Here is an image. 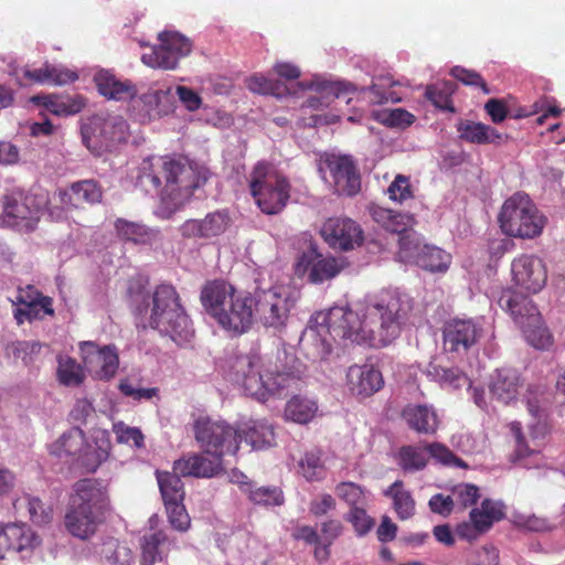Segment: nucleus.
<instances>
[{
    "label": "nucleus",
    "instance_id": "412c9836",
    "mask_svg": "<svg viewBox=\"0 0 565 565\" xmlns=\"http://www.w3.org/2000/svg\"><path fill=\"white\" fill-rule=\"evenodd\" d=\"M83 362L87 370L100 380H109L117 372L119 360L114 348L107 345L98 348L94 342L79 344Z\"/></svg>",
    "mask_w": 565,
    "mask_h": 565
},
{
    "label": "nucleus",
    "instance_id": "f03ea898",
    "mask_svg": "<svg viewBox=\"0 0 565 565\" xmlns=\"http://www.w3.org/2000/svg\"><path fill=\"white\" fill-rule=\"evenodd\" d=\"M226 376L242 386L245 394L259 402L284 390L294 388L305 376L306 367L291 358L282 370L273 366V362L259 355H235L227 360Z\"/></svg>",
    "mask_w": 565,
    "mask_h": 565
},
{
    "label": "nucleus",
    "instance_id": "4468645a",
    "mask_svg": "<svg viewBox=\"0 0 565 565\" xmlns=\"http://www.w3.org/2000/svg\"><path fill=\"white\" fill-rule=\"evenodd\" d=\"M342 264L334 257H326L312 245L302 252L295 264V274L307 277L311 284H322L334 278L342 269Z\"/></svg>",
    "mask_w": 565,
    "mask_h": 565
},
{
    "label": "nucleus",
    "instance_id": "79ce46f5",
    "mask_svg": "<svg viewBox=\"0 0 565 565\" xmlns=\"http://www.w3.org/2000/svg\"><path fill=\"white\" fill-rule=\"evenodd\" d=\"M451 263L450 254L439 247L423 245L416 265L431 273H445Z\"/></svg>",
    "mask_w": 565,
    "mask_h": 565
},
{
    "label": "nucleus",
    "instance_id": "5701e85b",
    "mask_svg": "<svg viewBox=\"0 0 565 565\" xmlns=\"http://www.w3.org/2000/svg\"><path fill=\"white\" fill-rule=\"evenodd\" d=\"M207 454H189L174 461L173 470L183 477L195 478H213L217 476L222 469V457Z\"/></svg>",
    "mask_w": 565,
    "mask_h": 565
},
{
    "label": "nucleus",
    "instance_id": "5fc2aeb1",
    "mask_svg": "<svg viewBox=\"0 0 565 565\" xmlns=\"http://www.w3.org/2000/svg\"><path fill=\"white\" fill-rule=\"evenodd\" d=\"M526 341L534 348L544 350L552 344V335L548 329L544 326L542 318L535 323H525L521 328Z\"/></svg>",
    "mask_w": 565,
    "mask_h": 565
},
{
    "label": "nucleus",
    "instance_id": "473e14b6",
    "mask_svg": "<svg viewBox=\"0 0 565 565\" xmlns=\"http://www.w3.org/2000/svg\"><path fill=\"white\" fill-rule=\"evenodd\" d=\"M306 87L316 90V94L309 96L306 100V106L313 109L329 106L333 98H340L342 92L358 90L356 86L351 83L326 81H312Z\"/></svg>",
    "mask_w": 565,
    "mask_h": 565
},
{
    "label": "nucleus",
    "instance_id": "bf43d9fd",
    "mask_svg": "<svg viewBox=\"0 0 565 565\" xmlns=\"http://www.w3.org/2000/svg\"><path fill=\"white\" fill-rule=\"evenodd\" d=\"M427 452L438 462L448 467L468 468V465L457 457L450 449L439 443L427 445Z\"/></svg>",
    "mask_w": 565,
    "mask_h": 565
},
{
    "label": "nucleus",
    "instance_id": "a211bd4d",
    "mask_svg": "<svg viewBox=\"0 0 565 565\" xmlns=\"http://www.w3.org/2000/svg\"><path fill=\"white\" fill-rule=\"evenodd\" d=\"M512 280L523 290L539 292L546 284L547 270L544 262L534 255H521L511 264Z\"/></svg>",
    "mask_w": 565,
    "mask_h": 565
},
{
    "label": "nucleus",
    "instance_id": "39448f33",
    "mask_svg": "<svg viewBox=\"0 0 565 565\" xmlns=\"http://www.w3.org/2000/svg\"><path fill=\"white\" fill-rule=\"evenodd\" d=\"M201 301L218 324L235 334L246 332L254 321V298L235 294L232 285L215 280L206 284Z\"/></svg>",
    "mask_w": 565,
    "mask_h": 565
},
{
    "label": "nucleus",
    "instance_id": "20e7f679",
    "mask_svg": "<svg viewBox=\"0 0 565 565\" xmlns=\"http://www.w3.org/2000/svg\"><path fill=\"white\" fill-rule=\"evenodd\" d=\"M135 185L147 194L178 204L192 194L198 183L192 168L181 160L151 156L138 166Z\"/></svg>",
    "mask_w": 565,
    "mask_h": 565
},
{
    "label": "nucleus",
    "instance_id": "a19ab883",
    "mask_svg": "<svg viewBox=\"0 0 565 565\" xmlns=\"http://www.w3.org/2000/svg\"><path fill=\"white\" fill-rule=\"evenodd\" d=\"M384 494L392 498L394 510L401 520H408L415 514V501L411 492L404 489L402 481H395Z\"/></svg>",
    "mask_w": 565,
    "mask_h": 565
},
{
    "label": "nucleus",
    "instance_id": "c03bdc74",
    "mask_svg": "<svg viewBox=\"0 0 565 565\" xmlns=\"http://www.w3.org/2000/svg\"><path fill=\"white\" fill-rule=\"evenodd\" d=\"M84 445L83 431L78 428H72L50 446V451L57 457L76 456L82 451Z\"/></svg>",
    "mask_w": 565,
    "mask_h": 565
},
{
    "label": "nucleus",
    "instance_id": "de8ad7c7",
    "mask_svg": "<svg viewBox=\"0 0 565 565\" xmlns=\"http://www.w3.org/2000/svg\"><path fill=\"white\" fill-rule=\"evenodd\" d=\"M334 492L340 500L350 507V509L367 505L369 492L362 486L355 482H339L334 487Z\"/></svg>",
    "mask_w": 565,
    "mask_h": 565
},
{
    "label": "nucleus",
    "instance_id": "c756f323",
    "mask_svg": "<svg viewBox=\"0 0 565 565\" xmlns=\"http://www.w3.org/2000/svg\"><path fill=\"white\" fill-rule=\"evenodd\" d=\"M402 417L418 434H434L439 425L435 408L426 404H408L404 407Z\"/></svg>",
    "mask_w": 565,
    "mask_h": 565
},
{
    "label": "nucleus",
    "instance_id": "69168bd1",
    "mask_svg": "<svg viewBox=\"0 0 565 565\" xmlns=\"http://www.w3.org/2000/svg\"><path fill=\"white\" fill-rule=\"evenodd\" d=\"M164 505L171 526L180 532H185L190 527V516L182 502H172Z\"/></svg>",
    "mask_w": 565,
    "mask_h": 565
},
{
    "label": "nucleus",
    "instance_id": "0eeeda50",
    "mask_svg": "<svg viewBox=\"0 0 565 565\" xmlns=\"http://www.w3.org/2000/svg\"><path fill=\"white\" fill-rule=\"evenodd\" d=\"M499 223L509 236L533 238L542 233L545 217L527 194L515 193L503 203Z\"/></svg>",
    "mask_w": 565,
    "mask_h": 565
},
{
    "label": "nucleus",
    "instance_id": "4be33fe9",
    "mask_svg": "<svg viewBox=\"0 0 565 565\" xmlns=\"http://www.w3.org/2000/svg\"><path fill=\"white\" fill-rule=\"evenodd\" d=\"M230 223L224 212L209 213L204 218L186 220L179 228L183 238L194 241H209L223 234Z\"/></svg>",
    "mask_w": 565,
    "mask_h": 565
},
{
    "label": "nucleus",
    "instance_id": "b1692460",
    "mask_svg": "<svg viewBox=\"0 0 565 565\" xmlns=\"http://www.w3.org/2000/svg\"><path fill=\"white\" fill-rule=\"evenodd\" d=\"M347 383L353 395L369 397L382 387L383 377L373 365H352L347 372Z\"/></svg>",
    "mask_w": 565,
    "mask_h": 565
},
{
    "label": "nucleus",
    "instance_id": "c85d7f7f",
    "mask_svg": "<svg viewBox=\"0 0 565 565\" xmlns=\"http://www.w3.org/2000/svg\"><path fill=\"white\" fill-rule=\"evenodd\" d=\"M239 443L244 439L253 449L260 450L275 445L274 427L265 419H250L237 426Z\"/></svg>",
    "mask_w": 565,
    "mask_h": 565
},
{
    "label": "nucleus",
    "instance_id": "864d4df0",
    "mask_svg": "<svg viewBox=\"0 0 565 565\" xmlns=\"http://www.w3.org/2000/svg\"><path fill=\"white\" fill-rule=\"evenodd\" d=\"M455 90V85L451 82H441L426 87L425 96L430 100L434 106L440 109H449L454 111L451 107L450 96Z\"/></svg>",
    "mask_w": 565,
    "mask_h": 565
},
{
    "label": "nucleus",
    "instance_id": "8fccbe9b",
    "mask_svg": "<svg viewBox=\"0 0 565 565\" xmlns=\"http://www.w3.org/2000/svg\"><path fill=\"white\" fill-rule=\"evenodd\" d=\"M57 379L65 386H78L85 379L82 366L70 356H58Z\"/></svg>",
    "mask_w": 565,
    "mask_h": 565
},
{
    "label": "nucleus",
    "instance_id": "680f3d73",
    "mask_svg": "<svg viewBox=\"0 0 565 565\" xmlns=\"http://www.w3.org/2000/svg\"><path fill=\"white\" fill-rule=\"evenodd\" d=\"M41 344L34 341H14L7 345L8 356L22 360L25 364L30 362L33 354L40 352Z\"/></svg>",
    "mask_w": 565,
    "mask_h": 565
},
{
    "label": "nucleus",
    "instance_id": "6e6552de",
    "mask_svg": "<svg viewBox=\"0 0 565 565\" xmlns=\"http://www.w3.org/2000/svg\"><path fill=\"white\" fill-rule=\"evenodd\" d=\"M83 143L95 156L116 150L129 136V127L121 116L95 115L81 128Z\"/></svg>",
    "mask_w": 565,
    "mask_h": 565
},
{
    "label": "nucleus",
    "instance_id": "cd10ccee",
    "mask_svg": "<svg viewBox=\"0 0 565 565\" xmlns=\"http://www.w3.org/2000/svg\"><path fill=\"white\" fill-rule=\"evenodd\" d=\"M456 129L460 140L473 145H500L503 138H507L495 128L469 119H460L456 125Z\"/></svg>",
    "mask_w": 565,
    "mask_h": 565
},
{
    "label": "nucleus",
    "instance_id": "1a4fd4ad",
    "mask_svg": "<svg viewBox=\"0 0 565 565\" xmlns=\"http://www.w3.org/2000/svg\"><path fill=\"white\" fill-rule=\"evenodd\" d=\"M194 437L205 454L222 458L235 455L239 448L237 427L224 420L200 417L194 424Z\"/></svg>",
    "mask_w": 565,
    "mask_h": 565
},
{
    "label": "nucleus",
    "instance_id": "6e6d98bb",
    "mask_svg": "<svg viewBox=\"0 0 565 565\" xmlns=\"http://www.w3.org/2000/svg\"><path fill=\"white\" fill-rule=\"evenodd\" d=\"M248 497L256 504L280 505L284 502V495L277 487L248 488Z\"/></svg>",
    "mask_w": 565,
    "mask_h": 565
},
{
    "label": "nucleus",
    "instance_id": "49530a36",
    "mask_svg": "<svg viewBox=\"0 0 565 565\" xmlns=\"http://www.w3.org/2000/svg\"><path fill=\"white\" fill-rule=\"evenodd\" d=\"M8 531L15 532V539H10V551L17 553H29L39 544L40 539L36 533L26 524H8Z\"/></svg>",
    "mask_w": 565,
    "mask_h": 565
},
{
    "label": "nucleus",
    "instance_id": "f3484780",
    "mask_svg": "<svg viewBox=\"0 0 565 565\" xmlns=\"http://www.w3.org/2000/svg\"><path fill=\"white\" fill-rule=\"evenodd\" d=\"M70 503L82 510H88L103 520L110 508L106 486L94 479L77 481L74 484V493L71 495Z\"/></svg>",
    "mask_w": 565,
    "mask_h": 565
},
{
    "label": "nucleus",
    "instance_id": "a878e982",
    "mask_svg": "<svg viewBox=\"0 0 565 565\" xmlns=\"http://www.w3.org/2000/svg\"><path fill=\"white\" fill-rule=\"evenodd\" d=\"M94 82L99 94L107 99L127 102L138 94V89L131 81L120 79L106 70L98 71L94 76Z\"/></svg>",
    "mask_w": 565,
    "mask_h": 565
},
{
    "label": "nucleus",
    "instance_id": "f8f14e48",
    "mask_svg": "<svg viewBox=\"0 0 565 565\" xmlns=\"http://www.w3.org/2000/svg\"><path fill=\"white\" fill-rule=\"evenodd\" d=\"M158 39L160 44L141 56L142 63L152 68L174 70L180 58L188 56L192 51L191 41L179 32L163 31L159 33Z\"/></svg>",
    "mask_w": 565,
    "mask_h": 565
},
{
    "label": "nucleus",
    "instance_id": "774afa93",
    "mask_svg": "<svg viewBox=\"0 0 565 565\" xmlns=\"http://www.w3.org/2000/svg\"><path fill=\"white\" fill-rule=\"evenodd\" d=\"M337 501L330 493H319L309 503V512L319 518L328 514L330 511L335 510Z\"/></svg>",
    "mask_w": 565,
    "mask_h": 565
},
{
    "label": "nucleus",
    "instance_id": "7c9ffc66",
    "mask_svg": "<svg viewBox=\"0 0 565 565\" xmlns=\"http://www.w3.org/2000/svg\"><path fill=\"white\" fill-rule=\"evenodd\" d=\"M103 519L98 518L88 510H82L72 503L65 514V527L75 537L87 540L97 531Z\"/></svg>",
    "mask_w": 565,
    "mask_h": 565
},
{
    "label": "nucleus",
    "instance_id": "58836bf2",
    "mask_svg": "<svg viewBox=\"0 0 565 565\" xmlns=\"http://www.w3.org/2000/svg\"><path fill=\"white\" fill-rule=\"evenodd\" d=\"M317 412V401L307 396L296 395L286 403L284 416L287 420L307 424L315 418Z\"/></svg>",
    "mask_w": 565,
    "mask_h": 565
},
{
    "label": "nucleus",
    "instance_id": "a18cd8bd",
    "mask_svg": "<svg viewBox=\"0 0 565 565\" xmlns=\"http://www.w3.org/2000/svg\"><path fill=\"white\" fill-rule=\"evenodd\" d=\"M180 476L174 470L173 472H157V480L164 504L183 501L184 490Z\"/></svg>",
    "mask_w": 565,
    "mask_h": 565
},
{
    "label": "nucleus",
    "instance_id": "f257e3e1",
    "mask_svg": "<svg viewBox=\"0 0 565 565\" xmlns=\"http://www.w3.org/2000/svg\"><path fill=\"white\" fill-rule=\"evenodd\" d=\"M413 309V298L398 289H384L367 297L359 311L333 307L311 317L301 334L300 349L307 359L322 362L332 351L331 340L386 347L399 337Z\"/></svg>",
    "mask_w": 565,
    "mask_h": 565
},
{
    "label": "nucleus",
    "instance_id": "7ed1b4c3",
    "mask_svg": "<svg viewBox=\"0 0 565 565\" xmlns=\"http://www.w3.org/2000/svg\"><path fill=\"white\" fill-rule=\"evenodd\" d=\"M135 315L142 327H150L171 338L177 344L190 342L194 330L180 303L173 286L162 284L152 295L142 297L135 306Z\"/></svg>",
    "mask_w": 565,
    "mask_h": 565
},
{
    "label": "nucleus",
    "instance_id": "dca6fc26",
    "mask_svg": "<svg viewBox=\"0 0 565 565\" xmlns=\"http://www.w3.org/2000/svg\"><path fill=\"white\" fill-rule=\"evenodd\" d=\"M321 236L330 247L339 250H350L360 246L363 231L360 225L349 217H330L321 230Z\"/></svg>",
    "mask_w": 565,
    "mask_h": 565
},
{
    "label": "nucleus",
    "instance_id": "9d476101",
    "mask_svg": "<svg viewBox=\"0 0 565 565\" xmlns=\"http://www.w3.org/2000/svg\"><path fill=\"white\" fill-rule=\"evenodd\" d=\"M45 204L46 199L35 194L12 193L6 195L0 224L23 233L32 232L40 221L41 209Z\"/></svg>",
    "mask_w": 565,
    "mask_h": 565
},
{
    "label": "nucleus",
    "instance_id": "ea45409f",
    "mask_svg": "<svg viewBox=\"0 0 565 565\" xmlns=\"http://www.w3.org/2000/svg\"><path fill=\"white\" fill-rule=\"evenodd\" d=\"M115 228L121 239L134 244H151L158 238V231L124 218L116 221Z\"/></svg>",
    "mask_w": 565,
    "mask_h": 565
},
{
    "label": "nucleus",
    "instance_id": "aec40b11",
    "mask_svg": "<svg viewBox=\"0 0 565 565\" xmlns=\"http://www.w3.org/2000/svg\"><path fill=\"white\" fill-rule=\"evenodd\" d=\"M444 347L448 352L465 353L482 334V327L472 319H454L444 328Z\"/></svg>",
    "mask_w": 565,
    "mask_h": 565
},
{
    "label": "nucleus",
    "instance_id": "09e8293b",
    "mask_svg": "<svg viewBox=\"0 0 565 565\" xmlns=\"http://www.w3.org/2000/svg\"><path fill=\"white\" fill-rule=\"evenodd\" d=\"M15 507L18 509H26L31 521L39 525L47 524L53 516L52 508L36 497L24 495L15 502Z\"/></svg>",
    "mask_w": 565,
    "mask_h": 565
},
{
    "label": "nucleus",
    "instance_id": "bb28decb",
    "mask_svg": "<svg viewBox=\"0 0 565 565\" xmlns=\"http://www.w3.org/2000/svg\"><path fill=\"white\" fill-rule=\"evenodd\" d=\"M149 532L140 539L141 565H153L161 562L166 556L164 545L168 543V535L162 530H157L158 515H152L149 521Z\"/></svg>",
    "mask_w": 565,
    "mask_h": 565
},
{
    "label": "nucleus",
    "instance_id": "0e129e2a",
    "mask_svg": "<svg viewBox=\"0 0 565 565\" xmlns=\"http://www.w3.org/2000/svg\"><path fill=\"white\" fill-rule=\"evenodd\" d=\"M366 505L350 509L347 520L353 525L358 535H365L374 526V520L366 513Z\"/></svg>",
    "mask_w": 565,
    "mask_h": 565
},
{
    "label": "nucleus",
    "instance_id": "4c0bfd02",
    "mask_svg": "<svg viewBox=\"0 0 565 565\" xmlns=\"http://www.w3.org/2000/svg\"><path fill=\"white\" fill-rule=\"evenodd\" d=\"M95 554L99 556L104 565H134L132 551L113 537L96 545Z\"/></svg>",
    "mask_w": 565,
    "mask_h": 565
},
{
    "label": "nucleus",
    "instance_id": "2f4dec72",
    "mask_svg": "<svg viewBox=\"0 0 565 565\" xmlns=\"http://www.w3.org/2000/svg\"><path fill=\"white\" fill-rule=\"evenodd\" d=\"M401 85L399 81L393 79L388 74L379 75L373 77L370 86L360 88V92L366 96L371 104H395L403 99L401 93L396 90V87Z\"/></svg>",
    "mask_w": 565,
    "mask_h": 565
},
{
    "label": "nucleus",
    "instance_id": "e2e57ef3",
    "mask_svg": "<svg viewBox=\"0 0 565 565\" xmlns=\"http://www.w3.org/2000/svg\"><path fill=\"white\" fill-rule=\"evenodd\" d=\"M247 88L257 94L281 96L278 82L269 79L262 74H255L246 79Z\"/></svg>",
    "mask_w": 565,
    "mask_h": 565
},
{
    "label": "nucleus",
    "instance_id": "6ab92c4d",
    "mask_svg": "<svg viewBox=\"0 0 565 565\" xmlns=\"http://www.w3.org/2000/svg\"><path fill=\"white\" fill-rule=\"evenodd\" d=\"M504 512L501 503L486 499L480 508L470 511V522L457 526V534L468 541L476 540L480 534L490 530L494 522L503 519Z\"/></svg>",
    "mask_w": 565,
    "mask_h": 565
},
{
    "label": "nucleus",
    "instance_id": "c9c22d12",
    "mask_svg": "<svg viewBox=\"0 0 565 565\" xmlns=\"http://www.w3.org/2000/svg\"><path fill=\"white\" fill-rule=\"evenodd\" d=\"M424 374L445 388L458 390L470 386L468 376L461 370L456 366L444 365L437 359L431 360L426 365Z\"/></svg>",
    "mask_w": 565,
    "mask_h": 565
},
{
    "label": "nucleus",
    "instance_id": "393cba45",
    "mask_svg": "<svg viewBox=\"0 0 565 565\" xmlns=\"http://www.w3.org/2000/svg\"><path fill=\"white\" fill-rule=\"evenodd\" d=\"M102 189L94 180L73 183L68 190H60L54 200L63 207H81L84 203L94 204L102 200Z\"/></svg>",
    "mask_w": 565,
    "mask_h": 565
},
{
    "label": "nucleus",
    "instance_id": "13d9d810",
    "mask_svg": "<svg viewBox=\"0 0 565 565\" xmlns=\"http://www.w3.org/2000/svg\"><path fill=\"white\" fill-rule=\"evenodd\" d=\"M113 431L119 444L132 445L138 449L143 447L145 436L139 428L118 422L113 425Z\"/></svg>",
    "mask_w": 565,
    "mask_h": 565
},
{
    "label": "nucleus",
    "instance_id": "2eb2a0df",
    "mask_svg": "<svg viewBox=\"0 0 565 565\" xmlns=\"http://www.w3.org/2000/svg\"><path fill=\"white\" fill-rule=\"evenodd\" d=\"M12 305L15 307L13 309V317L18 324L54 315L52 299L43 296L32 285L18 288V294L15 298L12 299Z\"/></svg>",
    "mask_w": 565,
    "mask_h": 565
},
{
    "label": "nucleus",
    "instance_id": "603ef678",
    "mask_svg": "<svg viewBox=\"0 0 565 565\" xmlns=\"http://www.w3.org/2000/svg\"><path fill=\"white\" fill-rule=\"evenodd\" d=\"M398 458L401 468L408 472L423 470L427 465L426 451L415 446L402 447Z\"/></svg>",
    "mask_w": 565,
    "mask_h": 565
},
{
    "label": "nucleus",
    "instance_id": "4d7b16f0",
    "mask_svg": "<svg viewBox=\"0 0 565 565\" xmlns=\"http://www.w3.org/2000/svg\"><path fill=\"white\" fill-rule=\"evenodd\" d=\"M141 100L149 110H157L158 114L168 113L172 106L170 88L150 90L141 96Z\"/></svg>",
    "mask_w": 565,
    "mask_h": 565
},
{
    "label": "nucleus",
    "instance_id": "ddd939ff",
    "mask_svg": "<svg viewBox=\"0 0 565 565\" xmlns=\"http://www.w3.org/2000/svg\"><path fill=\"white\" fill-rule=\"evenodd\" d=\"M319 171L329 172L335 192L344 195H354L361 186L360 173L351 156L326 154L320 160Z\"/></svg>",
    "mask_w": 565,
    "mask_h": 565
},
{
    "label": "nucleus",
    "instance_id": "e433bc0d",
    "mask_svg": "<svg viewBox=\"0 0 565 565\" xmlns=\"http://www.w3.org/2000/svg\"><path fill=\"white\" fill-rule=\"evenodd\" d=\"M372 218L388 232L396 233L399 236L411 232L414 225V218L406 213L395 212L379 205L370 207Z\"/></svg>",
    "mask_w": 565,
    "mask_h": 565
},
{
    "label": "nucleus",
    "instance_id": "052dcab7",
    "mask_svg": "<svg viewBox=\"0 0 565 565\" xmlns=\"http://www.w3.org/2000/svg\"><path fill=\"white\" fill-rule=\"evenodd\" d=\"M9 74L15 77L20 85H26L29 83H46L45 65L38 70H30L26 66L19 67L15 64H10Z\"/></svg>",
    "mask_w": 565,
    "mask_h": 565
},
{
    "label": "nucleus",
    "instance_id": "338daca9",
    "mask_svg": "<svg viewBox=\"0 0 565 565\" xmlns=\"http://www.w3.org/2000/svg\"><path fill=\"white\" fill-rule=\"evenodd\" d=\"M452 499L462 509L473 505L479 499V489L473 484H459L452 490Z\"/></svg>",
    "mask_w": 565,
    "mask_h": 565
},
{
    "label": "nucleus",
    "instance_id": "37998d69",
    "mask_svg": "<svg viewBox=\"0 0 565 565\" xmlns=\"http://www.w3.org/2000/svg\"><path fill=\"white\" fill-rule=\"evenodd\" d=\"M298 472L309 482L323 481L327 478V468L321 451H307L298 462Z\"/></svg>",
    "mask_w": 565,
    "mask_h": 565
},
{
    "label": "nucleus",
    "instance_id": "9b49d317",
    "mask_svg": "<svg viewBox=\"0 0 565 565\" xmlns=\"http://www.w3.org/2000/svg\"><path fill=\"white\" fill-rule=\"evenodd\" d=\"M294 305L291 291L285 286H275L256 292L254 317L267 328L280 329L286 324Z\"/></svg>",
    "mask_w": 565,
    "mask_h": 565
},
{
    "label": "nucleus",
    "instance_id": "423d86ee",
    "mask_svg": "<svg viewBox=\"0 0 565 565\" xmlns=\"http://www.w3.org/2000/svg\"><path fill=\"white\" fill-rule=\"evenodd\" d=\"M250 194L263 213H280L290 198V184L286 177L266 162H257L249 174Z\"/></svg>",
    "mask_w": 565,
    "mask_h": 565
},
{
    "label": "nucleus",
    "instance_id": "f704fd0d",
    "mask_svg": "<svg viewBox=\"0 0 565 565\" xmlns=\"http://www.w3.org/2000/svg\"><path fill=\"white\" fill-rule=\"evenodd\" d=\"M501 307L505 308L513 320L520 326L535 323L541 317L533 301L524 295L509 292L500 299Z\"/></svg>",
    "mask_w": 565,
    "mask_h": 565
},
{
    "label": "nucleus",
    "instance_id": "3c124183",
    "mask_svg": "<svg viewBox=\"0 0 565 565\" xmlns=\"http://www.w3.org/2000/svg\"><path fill=\"white\" fill-rule=\"evenodd\" d=\"M423 245L420 236L412 230L398 237V252L396 256L401 262L416 264Z\"/></svg>",
    "mask_w": 565,
    "mask_h": 565
},
{
    "label": "nucleus",
    "instance_id": "72a5a7b5",
    "mask_svg": "<svg viewBox=\"0 0 565 565\" xmlns=\"http://www.w3.org/2000/svg\"><path fill=\"white\" fill-rule=\"evenodd\" d=\"M520 386L521 377L516 370L500 369L491 377L490 393L499 402L509 404L515 399Z\"/></svg>",
    "mask_w": 565,
    "mask_h": 565
}]
</instances>
